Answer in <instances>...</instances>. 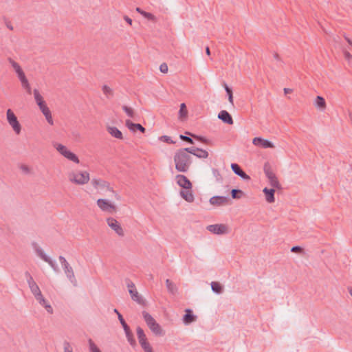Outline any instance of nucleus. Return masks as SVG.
<instances>
[{"mask_svg":"<svg viewBox=\"0 0 352 352\" xmlns=\"http://www.w3.org/2000/svg\"><path fill=\"white\" fill-rule=\"evenodd\" d=\"M175 169L179 172L186 173L191 165V157L186 152L177 150L174 155Z\"/></svg>","mask_w":352,"mask_h":352,"instance_id":"f257e3e1","label":"nucleus"},{"mask_svg":"<svg viewBox=\"0 0 352 352\" xmlns=\"http://www.w3.org/2000/svg\"><path fill=\"white\" fill-rule=\"evenodd\" d=\"M142 316L150 330L157 336H162L164 331L153 317L146 311H142Z\"/></svg>","mask_w":352,"mask_h":352,"instance_id":"f03ea898","label":"nucleus"},{"mask_svg":"<svg viewBox=\"0 0 352 352\" xmlns=\"http://www.w3.org/2000/svg\"><path fill=\"white\" fill-rule=\"evenodd\" d=\"M68 179L77 185H84L90 179L89 173L87 171H72L68 173Z\"/></svg>","mask_w":352,"mask_h":352,"instance_id":"7ed1b4c3","label":"nucleus"},{"mask_svg":"<svg viewBox=\"0 0 352 352\" xmlns=\"http://www.w3.org/2000/svg\"><path fill=\"white\" fill-rule=\"evenodd\" d=\"M91 184L95 189L101 191H110L114 195L115 197L118 200L120 199V195L113 190V188L110 186L109 182L100 178H93L91 181Z\"/></svg>","mask_w":352,"mask_h":352,"instance_id":"20e7f679","label":"nucleus"},{"mask_svg":"<svg viewBox=\"0 0 352 352\" xmlns=\"http://www.w3.org/2000/svg\"><path fill=\"white\" fill-rule=\"evenodd\" d=\"M263 170L265 174V176L267 177L270 185L273 188L280 189L281 188L280 184L275 175L273 172L271 165L269 162H266L263 166Z\"/></svg>","mask_w":352,"mask_h":352,"instance_id":"39448f33","label":"nucleus"},{"mask_svg":"<svg viewBox=\"0 0 352 352\" xmlns=\"http://www.w3.org/2000/svg\"><path fill=\"white\" fill-rule=\"evenodd\" d=\"M58 259L67 277L74 286H76V280L73 268L69 265L64 256H59Z\"/></svg>","mask_w":352,"mask_h":352,"instance_id":"423d86ee","label":"nucleus"},{"mask_svg":"<svg viewBox=\"0 0 352 352\" xmlns=\"http://www.w3.org/2000/svg\"><path fill=\"white\" fill-rule=\"evenodd\" d=\"M137 336L139 343L145 352H153V349L147 340L144 330L140 327H138L136 329Z\"/></svg>","mask_w":352,"mask_h":352,"instance_id":"0eeeda50","label":"nucleus"},{"mask_svg":"<svg viewBox=\"0 0 352 352\" xmlns=\"http://www.w3.org/2000/svg\"><path fill=\"white\" fill-rule=\"evenodd\" d=\"M54 147L62 155H63L69 160H71L77 164L79 163V160L77 155L68 150L65 146L61 144H56Z\"/></svg>","mask_w":352,"mask_h":352,"instance_id":"6e6552de","label":"nucleus"},{"mask_svg":"<svg viewBox=\"0 0 352 352\" xmlns=\"http://www.w3.org/2000/svg\"><path fill=\"white\" fill-rule=\"evenodd\" d=\"M6 116L9 124L12 127L14 132L16 134H19L21 131V124L18 121L17 117L10 109L7 110Z\"/></svg>","mask_w":352,"mask_h":352,"instance_id":"1a4fd4ad","label":"nucleus"},{"mask_svg":"<svg viewBox=\"0 0 352 352\" xmlns=\"http://www.w3.org/2000/svg\"><path fill=\"white\" fill-rule=\"evenodd\" d=\"M25 276L27 278V282L28 283L29 287L34 295V298L36 299L38 297H41L42 295V293L40 290L39 287L36 283V282L34 280L32 276L30 275V274L28 272H25Z\"/></svg>","mask_w":352,"mask_h":352,"instance_id":"9d476101","label":"nucleus"},{"mask_svg":"<svg viewBox=\"0 0 352 352\" xmlns=\"http://www.w3.org/2000/svg\"><path fill=\"white\" fill-rule=\"evenodd\" d=\"M97 205L101 210L109 213L116 211V207L112 204L109 200L105 199H99L97 200Z\"/></svg>","mask_w":352,"mask_h":352,"instance_id":"9b49d317","label":"nucleus"},{"mask_svg":"<svg viewBox=\"0 0 352 352\" xmlns=\"http://www.w3.org/2000/svg\"><path fill=\"white\" fill-rule=\"evenodd\" d=\"M107 222L108 226L114 230L118 235L120 236H123L124 235L122 228L116 219L112 217H109L107 219Z\"/></svg>","mask_w":352,"mask_h":352,"instance_id":"f8f14e48","label":"nucleus"},{"mask_svg":"<svg viewBox=\"0 0 352 352\" xmlns=\"http://www.w3.org/2000/svg\"><path fill=\"white\" fill-rule=\"evenodd\" d=\"M207 230L213 234H223L228 233V226L224 224H212L207 226Z\"/></svg>","mask_w":352,"mask_h":352,"instance_id":"ddd939ff","label":"nucleus"},{"mask_svg":"<svg viewBox=\"0 0 352 352\" xmlns=\"http://www.w3.org/2000/svg\"><path fill=\"white\" fill-rule=\"evenodd\" d=\"M177 184L184 189H192V185L190 181L184 175L176 176Z\"/></svg>","mask_w":352,"mask_h":352,"instance_id":"4468645a","label":"nucleus"},{"mask_svg":"<svg viewBox=\"0 0 352 352\" xmlns=\"http://www.w3.org/2000/svg\"><path fill=\"white\" fill-rule=\"evenodd\" d=\"M252 143L255 146H261L264 148H274V145L272 142L268 140L263 139L261 138H254Z\"/></svg>","mask_w":352,"mask_h":352,"instance_id":"2eb2a0df","label":"nucleus"},{"mask_svg":"<svg viewBox=\"0 0 352 352\" xmlns=\"http://www.w3.org/2000/svg\"><path fill=\"white\" fill-rule=\"evenodd\" d=\"M230 201V198L226 196H214L210 199V204L216 206L228 204Z\"/></svg>","mask_w":352,"mask_h":352,"instance_id":"dca6fc26","label":"nucleus"},{"mask_svg":"<svg viewBox=\"0 0 352 352\" xmlns=\"http://www.w3.org/2000/svg\"><path fill=\"white\" fill-rule=\"evenodd\" d=\"M232 170L241 178L244 180H250V177L247 175L240 167V166L237 164L232 163L231 164Z\"/></svg>","mask_w":352,"mask_h":352,"instance_id":"f3484780","label":"nucleus"},{"mask_svg":"<svg viewBox=\"0 0 352 352\" xmlns=\"http://www.w3.org/2000/svg\"><path fill=\"white\" fill-rule=\"evenodd\" d=\"M129 292L131 295V299L136 302L138 304L144 306L146 305L145 300L142 298V297L139 294L136 288H133V289H129Z\"/></svg>","mask_w":352,"mask_h":352,"instance_id":"a211bd4d","label":"nucleus"},{"mask_svg":"<svg viewBox=\"0 0 352 352\" xmlns=\"http://www.w3.org/2000/svg\"><path fill=\"white\" fill-rule=\"evenodd\" d=\"M39 107L40 110L41 111V112L43 113V114L45 116L47 122L50 125H53L54 121L52 119V113H51L50 109L47 107L46 104L45 103L42 105H40V107Z\"/></svg>","mask_w":352,"mask_h":352,"instance_id":"6ab92c4d","label":"nucleus"},{"mask_svg":"<svg viewBox=\"0 0 352 352\" xmlns=\"http://www.w3.org/2000/svg\"><path fill=\"white\" fill-rule=\"evenodd\" d=\"M218 118L226 124H232L234 122L231 115L226 110H222L219 113Z\"/></svg>","mask_w":352,"mask_h":352,"instance_id":"aec40b11","label":"nucleus"},{"mask_svg":"<svg viewBox=\"0 0 352 352\" xmlns=\"http://www.w3.org/2000/svg\"><path fill=\"white\" fill-rule=\"evenodd\" d=\"M125 124L126 127L133 132H135L136 130H138L142 133H144L146 131V129L143 127L140 124L133 123L130 120H126L125 122Z\"/></svg>","mask_w":352,"mask_h":352,"instance_id":"412c9836","label":"nucleus"},{"mask_svg":"<svg viewBox=\"0 0 352 352\" xmlns=\"http://www.w3.org/2000/svg\"><path fill=\"white\" fill-rule=\"evenodd\" d=\"M185 312L186 314L183 316V322L184 324H188L197 320V316L193 314L191 309H187Z\"/></svg>","mask_w":352,"mask_h":352,"instance_id":"4be33fe9","label":"nucleus"},{"mask_svg":"<svg viewBox=\"0 0 352 352\" xmlns=\"http://www.w3.org/2000/svg\"><path fill=\"white\" fill-rule=\"evenodd\" d=\"M180 195L184 200L189 203L192 202L195 199L192 189L182 190L180 191Z\"/></svg>","mask_w":352,"mask_h":352,"instance_id":"5701e85b","label":"nucleus"},{"mask_svg":"<svg viewBox=\"0 0 352 352\" xmlns=\"http://www.w3.org/2000/svg\"><path fill=\"white\" fill-rule=\"evenodd\" d=\"M265 195V199L268 203H274L275 201L274 193L275 190L274 188L269 189L267 188H265L263 190Z\"/></svg>","mask_w":352,"mask_h":352,"instance_id":"b1692460","label":"nucleus"},{"mask_svg":"<svg viewBox=\"0 0 352 352\" xmlns=\"http://www.w3.org/2000/svg\"><path fill=\"white\" fill-rule=\"evenodd\" d=\"M107 130L111 136L119 140L123 139L122 132L117 127L109 126H107Z\"/></svg>","mask_w":352,"mask_h":352,"instance_id":"393cba45","label":"nucleus"},{"mask_svg":"<svg viewBox=\"0 0 352 352\" xmlns=\"http://www.w3.org/2000/svg\"><path fill=\"white\" fill-rule=\"evenodd\" d=\"M38 303L42 305L43 307H44L46 309V311L49 313V314H52L53 313V308L52 307V306L48 304L46 301V300L45 299V298L43 297V294L41 296V297H38L36 299Z\"/></svg>","mask_w":352,"mask_h":352,"instance_id":"a878e982","label":"nucleus"},{"mask_svg":"<svg viewBox=\"0 0 352 352\" xmlns=\"http://www.w3.org/2000/svg\"><path fill=\"white\" fill-rule=\"evenodd\" d=\"M314 104L321 110L326 108V102L323 97L318 96L315 100Z\"/></svg>","mask_w":352,"mask_h":352,"instance_id":"bb28decb","label":"nucleus"},{"mask_svg":"<svg viewBox=\"0 0 352 352\" xmlns=\"http://www.w3.org/2000/svg\"><path fill=\"white\" fill-rule=\"evenodd\" d=\"M124 332H125L127 340L129 342L130 345L132 347H135L136 346V342H135V340L133 338V335L131 329H129L128 330L124 331Z\"/></svg>","mask_w":352,"mask_h":352,"instance_id":"cd10ccee","label":"nucleus"},{"mask_svg":"<svg viewBox=\"0 0 352 352\" xmlns=\"http://www.w3.org/2000/svg\"><path fill=\"white\" fill-rule=\"evenodd\" d=\"M34 96L35 101L38 107H40V105H42L45 103V102L44 101L42 96L40 94L38 89L34 90Z\"/></svg>","mask_w":352,"mask_h":352,"instance_id":"c85d7f7f","label":"nucleus"},{"mask_svg":"<svg viewBox=\"0 0 352 352\" xmlns=\"http://www.w3.org/2000/svg\"><path fill=\"white\" fill-rule=\"evenodd\" d=\"M211 288L213 292L216 294H221L223 292L222 285L218 283L213 281L211 283Z\"/></svg>","mask_w":352,"mask_h":352,"instance_id":"c756f323","label":"nucleus"},{"mask_svg":"<svg viewBox=\"0 0 352 352\" xmlns=\"http://www.w3.org/2000/svg\"><path fill=\"white\" fill-rule=\"evenodd\" d=\"M8 62L10 63L13 69H14L16 74L21 73L23 72V69H21V66L18 63L14 61L12 58H8Z\"/></svg>","mask_w":352,"mask_h":352,"instance_id":"7c9ffc66","label":"nucleus"},{"mask_svg":"<svg viewBox=\"0 0 352 352\" xmlns=\"http://www.w3.org/2000/svg\"><path fill=\"white\" fill-rule=\"evenodd\" d=\"M136 10L138 12L140 13L143 16H144L146 19H147L148 20L155 21V19H156L155 16L152 13L143 11L140 8H137Z\"/></svg>","mask_w":352,"mask_h":352,"instance_id":"2f4dec72","label":"nucleus"},{"mask_svg":"<svg viewBox=\"0 0 352 352\" xmlns=\"http://www.w3.org/2000/svg\"><path fill=\"white\" fill-rule=\"evenodd\" d=\"M32 246L34 247L37 255L41 258V259H44L45 257L47 256V255L43 252V250L38 247L37 244L34 242L32 243Z\"/></svg>","mask_w":352,"mask_h":352,"instance_id":"473e14b6","label":"nucleus"},{"mask_svg":"<svg viewBox=\"0 0 352 352\" xmlns=\"http://www.w3.org/2000/svg\"><path fill=\"white\" fill-rule=\"evenodd\" d=\"M166 287L171 294H175L177 291V288L175 284L169 279L166 280Z\"/></svg>","mask_w":352,"mask_h":352,"instance_id":"72a5a7b5","label":"nucleus"},{"mask_svg":"<svg viewBox=\"0 0 352 352\" xmlns=\"http://www.w3.org/2000/svg\"><path fill=\"white\" fill-rule=\"evenodd\" d=\"M230 193L232 198L235 199H241L243 195V192L240 189H232Z\"/></svg>","mask_w":352,"mask_h":352,"instance_id":"f704fd0d","label":"nucleus"},{"mask_svg":"<svg viewBox=\"0 0 352 352\" xmlns=\"http://www.w3.org/2000/svg\"><path fill=\"white\" fill-rule=\"evenodd\" d=\"M187 113H188V111H187L186 106L185 103H182L180 104V109L179 111V118L181 119L186 118L187 116Z\"/></svg>","mask_w":352,"mask_h":352,"instance_id":"c9c22d12","label":"nucleus"},{"mask_svg":"<svg viewBox=\"0 0 352 352\" xmlns=\"http://www.w3.org/2000/svg\"><path fill=\"white\" fill-rule=\"evenodd\" d=\"M122 109L129 118H134L135 113L132 108L129 107L126 105H124V106H122Z\"/></svg>","mask_w":352,"mask_h":352,"instance_id":"e433bc0d","label":"nucleus"},{"mask_svg":"<svg viewBox=\"0 0 352 352\" xmlns=\"http://www.w3.org/2000/svg\"><path fill=\"white\" fill-rule=\"evenodd\" d=\"M43 261L47 262L55 272L58 271L57 265L50 257L47 256L46 257L44 258Z\"/></svg>","mask_w":352,"mask_h":352,"instance_id":"4c0bfd02","label":"nucleus"},{"mask_svg":"<svg viewBox=\"0 0 352 352\" xmlns=\"http://www.w3.org/2000/svg\"><path fill=\"white\" fill-rule=\"evenodd\" d=\"M43 261L47 262L55 272L58 271L57 265L50 257L47 256L46 257L44 258Z\"/></svg>","mask_w":352,"mask_h":352,"instance_id":"58836bf2","label":"nucleus"},{"mask_svg":"<svg viewBox=\"0 0 352 352\" xmlns=\"http://www.w3.org/2000/svg\"><path fill=\"white\" fill-rule=\"evenodd\" d=\"M195 156H197L198 158L206 159L208 157V153L206 150L199 148Z\"/></svg>","mask_w":352,"mask_h":352,"instance_id":"ea45409f","label":"nucleus"},{"mask_svg":"<svg viewBox=\"0 0 352 352\" xmlns=\"http://www.w3.org/2000/svg\"><path fill=\"white\" fill-rule=\"evenodd\" d=\"M181 150H182V151L186 152V153H188V154L190 153V154L196 155L197 152L199 150V148L190 147V148H182Z\"/></svg>","mask_w":352,"mask_h":352,"instance_id":"a19ab883","label":"nucleus"},{"mask_svg":"<svg viewBox=\"0 0 352 352\" xmlns=\"http://www.w3.org/2000/svg\"><path fill=\"white\" fill-rule=\"evenodd\" d=\"M90 352H101L99 348L95 344L91 339L89 340Z\"/></svg>","mask_w":352,"mask_h":352,"instance_id":"79ce46f5","label":"nucleus"},{"mask_svg":"<svg viewBox=\"0 0 352 352\" xmlns=\"http://www.w3.org/2000/svg\"><path fill=\"white\" fill-rule=\"evenodd\" d=\"M343 54L349 65L352 67V55L346 50H343Z\"/></svg>","mask_w":352,"mask_h":352,"instance_id":"37998d69","label":"nucleus"},{"mask_svg":"<svg viewBox=\"0 0 352 352\" xmlns=\"http://www.w3.org/2000/svg\"><path fill=\"white\" fill-rule=\"evenodd\" d=\"M118 319H119V320L120 322V324H122V327L124 329V331H126L129 329H130V327L126 324V322H125L124 319L123 318L122 316L120 314H118Z\"/></svg>","mask_w":352,"mask_h":352,"instance_id":"c03bdc74","label":"nucleus"},{"mask_svg":"<svg viewBox=\"0 0 352 352\" xmlns=\"http://www.w3.org/2000/svg\"><path fill=\"white\" fill-rule=\"evenodd\" d=\"M102 91L107 97L113 96V90L107 85L102 87Z\"/></svg>","mask_w":352,"mask_h":352,"instance_id":"a18cd8bd","label":"nucleus"},{"mask_svg":"<svg viewBox=\"0 0 352 352\" xmlns=\"http://www.w3.org/2000/svg\"><path fill=\"white\" fill-rule=\"evenodd\" d=\"M160 140L162 141H164L168 144H175V142L173 141L170 138V137L167 135H162L160 138Z\"/></svg>","mask_w":352,"mask_h":352,"instance_id":"49530a36","label":"nucleus"},{"mask_svg":"<svg viewBox=\"0 0 352 352\" xmlns=\"http://www.w3.org/2000/svg\"><path fill=\"white\" fill-rule=\"evenodd\" d=\"M64 346V352H73L72 349L71 348L70 344L67 341H65L63 343Z\"/></svg>","mask_w":352,"mask_h":352,"instance_id":"de8ad7c7","label":"nucleus"},{"mask_svg":"<svg viewBox=\"0 0 352 352\" xmlns=\"http://www.w3.org/2000/svg\"><path fill=\"white\" fill-rule=\"evenodd\" d=\"M179 138L181 140H182L183 141L187 142H188L190 144H194L193 140L191 138L188 137L186 135H179Z\"/></svg>","mask_w":352,"mask_h":352,"instance_id":"09e8293b","label":"nucleus"},{"mask_svg":"<svg viewBox=\"0 0 352 352\" xmlns=\"http://www.w3.org/2000/svg\"><path fill=\"white\" fill-rule=\"evenodd\" d=\"M168 65L166 63H164L160 65V70L161 72L166 74L168 72Z\"/></svg>","mask_w":352,"mask_h":352,"instance_id":"8fccbe9b","label":"nucleus"},{"mask_svg":"<svg viewBox=\"0 0 352 352\" xmlns=\"http://www.w3.org/2000/svg\"><path fill=\"white\" fill-rule=\"evenodd\" d=\"M186 134H188V135H190L191 136H192L193 138H195V139L201 141V142L203 143H207L208 142V140L206 139L204 137H201V136H197V135H193L192 134H190V133L188 132H186Z\"/></svg>","mask_w":352,"mask_h":352,"instance_id":"3c124183","label":"nucleus"},{"mask_svg":"<svg viewBox=\"0 0 352 352\" xmlns=\"http://www.w3.org/2000/svg\"><path fill=\"white\" fill-rule=\"evenodd\" d=\"M223 87L225 88V90H226L228 96L230 94H232V89L230 88L226 82L223 83Z\"/></svg>","mask_w":352,"mask_h":352,"instance_id":"603ef678","label":"nucleus"},{"mask_svg":"<svg viewBox=\"0 0 352 352\" xmlns=\"http://www.w3.org/2000/svg\"><path fill=\"white\" fill-rule=\"evenodd\" d=\"M302 251V248L300 246H294L291 249V252H300Z\"/></svg>","mask_w":352,"mask_h":352,"instance_id":"864d4df0","label":"nucleus"},{"mask_svg":"<svg viewBox=\"0 0 352 352\" xmlns=\"http://www.w3.org/2000/svg\"><path fill=\"white\" fill-rule=\"evenodd\" d=\"M127 287L129 288V289H133V288H135V284L133 282H131V281H129L128 282Z\"/></svg>","mask_w":352,"mask_h":352,"instance_id":"5fc2aeb1","label":"nucleus"},{"mask_svg":"<svg viewBox=\"0 0 352 352\" xmlns=\"http://www.w3.org/2000/svg\"><path fill=\"white\" fill-rule=\"evenodd\" d=\"M17 76L20 80H23V78H25L26 77L23 71L22 72L18 74Z\"/></svg>","mask_w":352,"mask_h":352,"instance_id":"6e6d98bb","label":"nucleus"},{"mask_svg":"<svg viewBox=\"0 0 352 352\" xmlns=\"http://www.w3.org/2000/svg\"><path fill=\"white\" fill-rule=\"evenodd\" d=\"M21 168L25 173H29V171H30L29 168L27 166H25V165H22Z\"/></svg>","mask_w":352,"mask_h":352,"instance_id":"4d7b16f0","label":"nucleus"},{"mask_svg":"<svg viewBox=\"0 0 352 352\" xmlns=\"http://www.w3.org/2000/svg\"><path fill=\"white\" fill-rule=\"evenodd\" d=\"M212 173L215 177H221V175L219 173V171L217 169H212Z\"/></svg>","mask_w":352,"mask_h":352,"instance_id":"13d9d810","label":"nucleus"},{"mask_svg":"<svg viewBox=\"0 0 352 352\" xmlns=\"http://www.w3.org/2000/svg\"><path fill=\"white\" fill-rule=\"evenodd\" d=\"M124 19L129 24H132V19L129 18L128 16H124Z\"/></svg>","mask_w":352,"mask_h":352,"instance_id":"bf43d9fd","label":"nucleus"},{"mask_svg":"<svg viewBox=\"0 0 352 352\" xmlns=\"http://www.w3.org/2000/svg\"><path fill=\"white\" fill-rule=\"evenodd\" d=\"M274 58L277 61L282 62V60H281L280 57L279 56V55H278L277 53H274Z\"/></svg>","mask_w":352,"mask_h":352,"instance_id":"052dcab7","label":"nucleus"},{"mask_svg":"<svg viewBox=\"0 0 352 352\" xmlns=\"http://www.w3.org/2000/svg\"><path fill=\"white\" fill-rule=\"evenodd\" d=\"M228 96V100L229 102L233 105L234 104V102H233V94H230Z\"/></svg>","mask_w":352,"mask_h":352,"instance_id":"680f3d73","label":"nucleus"},{"mask_svg":"<svg viewBox=\"0 0 352 352\" xmlns=\"http://www.w3.org/2000/svg\"><path fill=\"white\" fill-rule=\"evenodd\" d=\"M284 93L285 94H290L293 91V90L292 89H289V88H284Z\"/></svg>","mask_w":352,"mask_h":352,"instance_id":"e2e57ef3","label":"nucleus"},{"mask_svg":"<svg viewBox=\"0 0 352 352\" xmlns=\"http://www.w3.org/2000/svg\"><path fill=\"white\" fill-rule=\"evenodd\" d=\"M29 82L28 81H26L25 82H22L21 83V85L23 88H29Z\"/></svg>","mask_w":352,"mask_h":352,"instance_id":"0e129e2a","label":"nucleus"},{"mask_svg":"<svg viewBox=\"0 0 352 352\" xmlns=\"http://www.w3.org/2000/svg\"><path fill=\"white\" fill-rule=\"evenodd\" d=\"M6 26L9 30H13V26L11 25V23L10 22H6Z\"/></svg>","mask_w":352,"mask_h":352,"instance_id":"69168bd1","label":"nucleus"},{"mask_svg":"<svg viewBox=\"0 0 352 352\" xmlns=\"http://www.w3.org/2000/svg\"><path fill=\"white\" fill-rule=\"evenodd\" d=\"M345 40L347 41V43L351 46L352 45V41L348 38L347 36H344Z\"/></svg>","mask_w":352,"mask_h":352,"instance_id":"338daca9","label":"nucleus"},{"mask_svg":"<svg viewBox=\"0 0 352 352\" xmlns=\"http://www.w3.org/2000/svg\"><path fill=\"white\" fill-rule=\"evenodd\" d=\"M206 53L208 56H210V48L209 47H206Z\"/></svg>","mask_w":352,"mask_h":352,"instance_id":"774afa93","label":"nucleus"}]
</instances>
